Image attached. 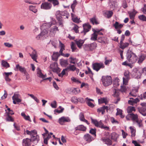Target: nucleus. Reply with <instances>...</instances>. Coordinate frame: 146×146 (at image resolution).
<instances>
[{"label": "nucleus", "mask_w": 146, "mask_h": 146, "mask_svg": "<svg viewBox=\"0 0 146 146\" xmlns=\"http://www.w3.org/2000/svg\"><path fill=\"white\" fill-rule=\"evenodd\" d=\"M127 58L130 64L135 63L137 61L138 59V57L135 54L131 51L127 52Z\"/></svg>", "instance_id": "nucleus-1"}, {"label": "nucleus", "mask_w": 146, "mask_h": 146, "mask_svg": "<svg viewBox=\"0 0 146 146\" xmlns=\"http://www.w3.org/2000/svg\"><path fill=\"white\" fill-rule=\"evenodd\" d=\"M129 116L134 124H137V125L140 127H142V121L139 119L138 116L137 114L131 113L129 114Z\"/></svg>", "instance_id": "nucleus-2"}, {"label": "nucleus", "mask_w": 146, "mask_h": 146, "mask_svg": "<svg viewBox=\"0 0 146 146\" xmlns=\"http://www.w3.org/2000/svg\"><path fill=\"white\" fill-rule=\"evenodd\" d=\"M101 80L103 85L105 86L110 85L112 83V79L110 76H103Z\"/></svg>", "instance_id": "nucleus-3"}, {"label": "nucleus", "mask_w": 146, "mask_h": 146, "mask_svg": "<svg viewBox=\"0 0 146 146\" xmlns=\"http://www.w3.org/2000/svg\"><path fill=\"white\" fill-rule=\"evenodd\" d=\"M52 25V23H49L48 24H43L41 27V29L44 30L41 32L42 36H47L48 35V28H50L51 27Z\"/></svg>", "instance_id": "nucleus-4"}, {"label": "nucleus", "mask_w": 146, "mask_h": 146, "mask_svg": "<svg viewBox=\"0 0 146 146\" xmlns=\"http://www.w3.org/2000/svg\"><path fill=\"white\" fill-rule=\"evenodd\" d=\"M91 119L92 121V122L97 127H99L103 129H109V127L107 126L104 127L103 126V124L102 122L101 121H98L96 119H94L91 117Z\"/></svg>", "instance_id": "nucleus-5"}, {"label": "nucleus", "mask_w": 146, "mask_h": 146, "mask_svg": "<svg viewBox=\"0 0 146 146\" xmlns=\"http://www.w3.org/2000/svg\"><path fill=\"white\" fill-rule=\"evenodd\" d=\"M93 69L97 72H98L100 69L103 68L105 66L102 62L95 63L92 65Z\"/></svg>", "instance_id": "nucleus-6"}, {"label": "nucleus", "mask_w": 146, "mask_h": 146, "mask_svg": "<svg viewBox=\"0 0 146 146\" xmlns=\"http://www.w3.org/2000/svg\"><path fill=\"white\" fill-rule=\"evenodd\" d=\"M20 95L18 93H14L12 97V99L13 100V102L14 104H16L17 102V103L21 102L22 100L20 99Z\"/></svg>", "instance_id": "nucleus-7"}, {"label": "nucleus", "mask_w": 146, "mask_h": 146, "mask_svg": "<svg viewBox=\"0 0 146 146\" xmlns=\"http://www.w3.org/2000/svg\"><path fill=\"white\" fill-rule=\"evenodd\" d=\"M48 35L51 37L54 36L56 31H58V28L56 26H54L49 30H48Z\"/></svg>", "instance_id": "nucleus-8"}, {"label": "nucleus", "mask_w": 146, "mask_h": 146, "mask_svg": "<svg viewBox=\"0 0 146 146\" xmlns=\"http://www.w3.org/2000/svg\"><path fill=\"white\" fill-rule=\"evenodd\" d=\"M52 7V4L47 2L42 3L41 5L40 8L43 9L48 10L50 9Z\"/></svg>", "instance_id": "nucleus-9"}, {"label": "nucleus", "mask_w": 146, "mask_h": 146, "mask_svg": "<svg viewBox=\"0 0 146 146\" xmlns=\"http://www.w3.org/2000/svg\"><path fill=\"white\" fill-rule=\"evenodd\" d=\"M83 139L87 143H90L94 139V138L89 133L85 134L83 136Z\"/></svg>", "instance_id": "nucleus-10"}, {"label": "nucleus", "mask_w": 146, "mask_h": 146, "mask_svg": "<svg viewBox=\"0 0 146 146\" xmlns=\"http://www.w3.org/2000/svg\"><path fill=\"white\" fill-rule=\"evenodd\" d=\"M70 121V119L68 117H62L58 119V122L61 125H64V123L69 122Z\"/></svg>", "instance_id": "nucleus-11"}, {"label": "nucleus", "mask_w": 146, "mask_h": 146, "mask_svg": "<svg viewBox=\"0 0 146 146\" xmlns=\"http://www.w3.org/2000/svg\"><path fill=\"white\" fill-rule=\"evenodd\" d=\"M37 73L38 75V76L40 78H42L44 80H48L50 81H51L52 78L51 77H49L46 78H44L46 77V75H44L41 72V70L39 68H38L37 69Z\"/></svg>", "instance_id": "nucleus-12"}, {"label": "nucleus", "mask_w": 146, "mask_h": 146, "mask_svg": "<svg viewBox=\"0 0 146 146\" xmlns=\"http://www.w3.org/2000/svg\"><path fill=\"white\" fill-rule=\"evenodd\" d=\"M39 136L37 135V132L36 135H33L31 136V139H30L31 142H35V143H37L39 140Z\"/></svg>", "instance_id": "nucleus-13"}, {"label": "nucleus", "mask_w": 146, "mask_h": 146, "mask_svg": "<svg viewBox=\"0 0 146 146\" xmlns=\"http://www.w3.org/2000/svg\"><path fill=\"white\" fill-rule=\"evenodd\" d=\"M84 29L83 32L85 35L86 33L89 31L91 28V26L88 23L84 24L83 25Z\"/></svg>", "instance_id": "nucleus-14"}, {"label": "nucleus", "mask_w": 146, "mask_h": 146, "mask_svg": "<svg viewBox=\"0 0 146 146\" xmlns=\"http://www.w3.org/2000/svg\"><path fill=\"white\" fill-rule=\"evenodd\" d=\"M74 41L77 46L79 48H81L82 46L84 43V40L81 39H76Z\"/></svg>", "instance_id": "nucleus-15"}, {"label": "nucleus", "mask_w": 146, "mask_h": 146, "mask_svg": "<svg viewBox=\"0 0 146 146\" xmlns=\"http://www.w3.org/2000/svg\"><path fill=\"white\" fill-rule=\"evenodd\" d=\"M138 60L137 63L140 64L142 63L143 61L146 59V55L144 54H141L139 55L138 58Z\"/></svg>", "instance_id": "nucleus-16"}, {"label": "nucleus", "mask_w": 146, "mask_h": 146, "mask_svg": "<svg viewBox=\"0 0 146 146\" xmlns=\"http://www.w3.org/2000/svg\"><path fill=\"white\" fill-rule=\"evenodd\" d=\"M50 68L54 72H56L58 70L57 64L56 63H53L50 65Z\"/></svg>", "instance_id": "nucleus-17"}, {"label": "nucleus", "mask_w": 146, "mask_h": 146, "mask_svg": "<svg viewBox=\"0 0 146 146\" xmlns=\"http://www.w3.org/2000/svg\"><path fill=\"white\" fill-rule=\"evenodd\" d=\"M30 55L34 61L36 62H38L36 60V58L37 57L36 52L35 50H33L31 54H30Z\"/></svg>", "instance_id": "nucleus-18"}, {"label": "nucleus", "mask_w": 146, "mask_h": 146, "mask_svg": "<svg viewBox=\"0 0 146 146\" xmlns=\"http://www.w3.org/2000/svg\"><path fill=\"white\" fill-rule=\"evenodd\" d=\"M137 12L134 9H133L132 12H128L130 18L131 19H134L135 15Z\"/></svg>", "instance_id": "nucleus-19"}, {"label": "nucleus", "mask_w": 146, "mask_h": 146, "mask_svg": "<svg viewBox=\"0 0 146 146\" xmlns=\"http://www.w3.org/2000/svg\"><path fill=\"white\" fill-rule=\"evenodd\" d=\"M123 26V25L120 24L118 22L116 21L115 23L113 24V26L116 29H120Z\"/></svg>", "instance_id": "nucleus-20"}, {"label": "nucleus", "mask_w": 146, "mask_h": 146, "mask_svg": "<svg viewBox=\"0 0 146 146\" xmlns=\"http://www.w3.org/2000/svg\"><path fill=\"white\" fill-rule=\"evenodd\" d=\"M16 68L17 69L19 70L21 72L24 73H26L27 71L25 68L22 67L19 65V64H18L16 65Z\"/></svg>", "instance_id": "nucleus-21"}, {"label": "nucleus", "mask_w": 146, "mask_h": 146, "mask_svg": "<svg viewBox=\"0 0 146 146\" xmlns=\"http://www.w3.org/2000/svg\"><path fill=\"white\" fill-rule=\"evenodd\" d=\"M75 129L76 130L85 131L86 130V128L83 125H79L77 127H75Z\"/></svg>", "instance_id": "nucleus-22"}, {"label": "nucleus", "mask_w": 146, "mask_h": 146, "mask_svg": "<svg viewBox=\"0 0 146 146\" xmlns=\"http://www.w3.org/2000/svg\"><path fill=\"white\" fill-rule=\"evenodd\" d=\"M59 45L61 48L59 51V54L60 55L63 54V51L65 50V46L64 44H62L60 41H59Z\"/></svg>", "instance_id": "nucleus-23"}, {"label": "nucleus", "mask_w": 146, "mask_h": 146, "mask_svg": "<svg viewBox=\"0 0 146 146\" xmlns=\"http://www.w3.org/2000/svg\"><path fill=\"white\" fill-rule=\"evenodd\" d=\"M139 112L143 116L146 115V108L144 107L138 108Z\"/></svg>", "instance_id": "nucleus-24"}, {"label": "nucleus", "mask_w": 146, "mask_h": 146, "mask_svg": "<svg viewBox=\"0 0 146 146\" xmlns=\"http://www.w3.org/2000/svg\"><path fill=\"white\" fill-rule=\"evenodd\" d=\"M60 63L62 66L65 67L68 64V60L64 59H60Z\"/></svg>", "instance_id": "nucleus-25"}, {"label": "nucleus", "mask_w": 146, "mask_h": 146, "mask_svg": "<svg viewBox=\"0 0 146 146\" xmlns=\"http://www.w3.org/2000/svg\"><path fill=\"white\" fill-rule=\"evenodd\" d=\"M71 15L73 22L75 23H79L81 22V21L80 20V18L79 19L77 17H76L72 13Z\"/></svg>", "instance_id": "nucleus-26"}, {"label": "nucleus", "mask_w": 146, "mask_h": 146, "mask_svg": "<svg viewBox=\"0 0 146 146\" xmlns=\"http://www.w3.org/2000/svg\"><path fill=\"white\" fill-rule=\"evenodd\" d=\"M60 55L58 52H54L52 56V60L54 61H56Z\"/></svg>", "instance_id": "nucleus-27"}, {"label": "nucleus", "mask_w": 146, "mask_h": 146, "mask_svg": "<svg viewBox=\"0 0 146 146\" xmlns=\"http://www.w3.org/2000/svg\"><path fill=\"white\" fill-rule=\"evenodd\" d=\"M23 143H24L25 146H30L31 145V142L30 139L27 138L23 140Z\"/></svg>", "instance_id": "nucleus-28"}, {"label": "nucleus", "mask_w": 146, "mask_h": 146, "mask_svg": "<svg viewBox=\"0 0 146 146\" xmlns=\"http://www.w3.org/2000/svg\"><path fill=\"white\" fill-rule=\"evenodd\" d=\"M67 69H69L72 71H74L76 70L77 71L78 70V69L74 65L70 64L67 67Z\"/></svg>", "instance_id": "nucleus-29"}, {"label": "nucleus", "mask_w": 146, "mask_h": 146, "mask_svg": "<svg viewBox=\"0 0 146 146\" xmlns=\"http://www.w3.org/2000/svg\"><path fill=\"white\" fill-rule=\"evenodd\" d=\"M111 139L115 141H116L118 137V135L115 132L112 133L111 134Z\"/></svg>", "instance_id": "nucleus-30"}, {"label": "nucleus", "mask_w": 146, "mask_h": 146, "mask_svg": "<svg viewBox=\"0 0 146 146\" xmlns=\"http://www.w3.org/2000/svg\"><path fill=\"white\" fill-rule=\"evenodd\" d=\"M109 5L111 8L112 9H114L116 6V2L113 0H110Z\"/></svg>", "instance_id": "nucleus-31"}, {"label": "nucleus", "mask_w": 146, "mask_h": 146, "mask_svg": "<svg viewBox=\"0 0 146 146\" xmlns=\"http://www.w3.org/2000/svg\"><path fill=\"white\" fill-rule=\"evenodd\" d=\"M103 142H105V143L108 145H111L112 144L111 140L108 138H104L102 139Z\"/></svg>", "instance_id": "nucleus-32"}, {"label": "nucleus", "mask_w": 146, "mask_h": 146, "mask_svg": "<svg viewBox=\"0 0 146 146\" xmlns=\"http://www.w3.org/2000/svg\"><path fill=\"white\" fill-rule=\"evenodd\" d=\"M90 51H92L97 47V44L96 43L94 42L89 44Z\"/></svg>", "instance_id": "nucleus-33"}, {"label": "nucleus", "mask_w": 146, "mask_h": 146, "mask_svg": "<svg viewBox=\"0 0 146 146\" xmlns=\"http://www.w3.org/2000/svg\"><path fill=\"white\" fill-rule=\"evenodd\" d=\"M93 31L94 33L91 35V40L94 41H95L97 39V34L95 33L94 30H93Z\"/></svg>", "instance_id": "nucleus-34"}, {"label": "nucleus", "mask_w": 146, "mask_h": 146, "mask_svg": "<svg viewBox=\"0 0 146 146\" xmlns=\"http://www.w3.org/2000/svg\"><path fill=\"white\" fill-rule=\"evenodd\" d=\"M36 131L35 130H33L31 131H29L28 130H26V132L27 134L31 135L32 136L33 135H36Z\"/></svg>", "instance_id": "nucleus-35"}, {"label": "nucleus", "mask_w": 146, "mask_h": 146, "mask_svg": "<svg viewBox=\"0 0 146 146\" xmlns=\"http://www.w3.org/2000/svg\"><path fill=\"white\" fill-rule=\"evenodd\" d=\"M127 110V112L128 113H131L133 111H135V107L131 106L128 107Z\"/></svg>", "instance_id": "nucleus-36"}, {"label": "nucleus", "mask_w": 146, "mask_h": 146, "mask_svg": "<svg viewBox=\"0 0 146 146\" xmlns=\"http://www.w3.org/2000/svg\"><path fill=\"white\" fill-rule=\"evenodd\" d=\"M120 94V92L118 90H115L113 91V96L117 98L119 97V95Z\"/></svg>", "instance_id": "nucleus-37"}, {"label": "nucleus", "mask_w": 146, "mask_h": 146, "mask_svg": "<svg viewBox=\"0 0 146 146\" xmlns=\"http://www.w3.org/2000/svg\"><path fill=\"white\" fill-rule=\"evenodd\" d=\"M29 9L35 13H36L37 11V9L36 7L33 5H30L29 7Z\"/></svg>", "instance_id": "nucleus-38"}, {"label": "nucleus", "mask_w": 146, "mask_h": 146, "mask_svg": "<svg viewBox=\"0 0 146 146\" xmlns=\"http://www.w3.org/2000/svg\"><path fill=\"white\" fill-rule=\"evenodd\" d=\"M48 1L52 3L54 6L58 5L59 4L58 1L57 0H48Z\"/></svg>", "instance_id": "nucleus-39"}, {"label": "nucleus", "mask_w": 146, "mask_h": 146, "mask_svg": "<svg viewBox=\"0 0 146 146\" xmlns=\"http://www.w3.org/2000/svg\"><path fill=\"white\" fill-rule=\"evenodd\" d=\"M90 22L93 24H95L97 25L99 24V23L97 21L95 17H94L90 19Z\"/></svg>", "instance_id": "nucleus-40"}, {"label": "nucleus", "mask_w": 146, "mask_h": 146, "mask_svg": "<svg viewBox=\"0 0 146 146\" xmlns=\"http://www.w3.org/2000/svg\"><path fill=\"white\" fill-rule=\"evenodd\" d=\"M77 2L76 0H74L73 2V3L71 5V8L72 9V11L73 12L74 10L76 5L77 4Z\"/></svg>", "instance_id": "nucleus-41"}, {"label": "nucleus", "mask_w": 146, "mask_h": 146, "mask_svg": "<svg viewBox=\"0 0 146 146\" xmlns=\"http://www.w3.org/2000/svg\"><path fill=\"white\" fill-rule=\"evenodd\" d=\"M99 102L100 103H105L106 104L107 102V100L106 98H102L98 99Z\"/></svg>", "instance_id": "nucleus-42"}, {"label": "nucleus", "mask_w": 146, "mask_h": 146, "mask_svg": "<svg viewBox=\"0 0 146 146\" xmlns=\"http://www.w3.org/2000/svg\"><path fill=\"white\" fill-rule=\"evenodd\" d=\"M129 129H130L131 132V136L132 137H134L135 135V130L131 126L129 127Z\"/></svg>", "instance_id": "nucleus-43"}, {"label": "nucleus", "mask_w": 146, "mask_h": 146, "mask_svg": "<svg viewBox=\"0 0 146 146\" xmlns=\"http://www.w3.org/2000/svg\"><path fill=\"white\" fill-rule=\"evenodd\" d=\"M103 30V29H96V30H94L95 33L97 34V35H103V34L102 32H101V31H102Z\"/></svg>", "instance_id": "nucleus-44"}, {"label": "nucleus", "mask_w": 146, "mask_h": 146, "mask_svg": "<svg viewBox=\"0 0 146 146\" xmlns=\"http://www.w3.org/2000/svg\"><path fill=\"white\" fill-rule=\"evenodd\" d=\"M2 64L3 66L6 68H9L10 66L9 64L7 62L4 60H2Z\"/></svg>", "instance_id": "nucleus-45"}, {"label": "nucleus", "mask_w": 146, "mask_h": 146, "mask_svg": "<svg viewBox=\"0 0 146 146\" xmlns=\"http://www.w3.org/2000/svg\"><path fill=\"white\" fill-rule=\"evenodd\" d=\"M83 47L85 50L90 51L89 44H85L83 45Z\"/></svg>", "instance_id": "nucleus-46"}, {"label": "nucleus", "mask_w": 146, "mask_h": 146, "mask_svg": "<svg viewBox=\"0 0 146 146\" xmlns=\"http://www.w3.org/2000/svg\"><path fill=\"white\" fill-rule=\"evenodd\" d=\"M124 75L125 76L124 78L130 79L129 72L128 71H126L124 73Z\"/></svg>", "instance_id": "nucleus-47"}, {"label": "nucleus", "mask_w": 146, "mask_h": 146, "mask_svg": "<svg viewBox=\"0 0 146 146\" xmlns=\"http://www.w3.org/2000/svg\"><path fill=\"white\" fill-rule=\"evenodd\" d=\"M71 47L72 49V52H74L76 49V47L75 44L73 42H72L71 45Z\"/></svg>", "instance_id": "nucleus-48"}, {"label": "nucleus", "mask_w": 146, "mask_h": 146, "mask_svg": "<svg viewBox=\"0 0 146 146\" xmlns=\"http://www.w3.org/2000/svg\"><path fill=\"white\" fill-rule=\"evenodd\" d=\"M129 45V43L128 42L124 43L121 44L120 46V48L122 49L127 47Z\"/></svg>", "instance_id": "nucleus-49"}, {"label": "nucleus", "mask_w": 146, "mask_h": 146, "mask_svg": "<svg viewBox=\"0 0 146 146\" xmlns=\"http://www.w3.org/2000/svg\"><path fill=\"white\" fill-rule=\"evenodd\" d=\"M97 112L99 113L102 112V114H104L105 112V111L104 110L103 106L98 108L97 109Z\"/></svg>", "instance_id": "nucleus-50"}, {"label": "nucleus", "mask_w": 146, "mask_h": 146, "mask_svg": "<svg viewBox=\"0 0 146 146\" xmlns=\"http://www.w3.org/2000/svg\"><path fill=\"white\" fill-rule=\"evenodd\" d=\"M141 20L146 21V16L144 15H141L138 17Z\"/></svg>", "instance_id": "nucleus-51"}, {"label": "nucleus", "mask_w": 146, "mask_h": 146, "mask_svg": "<svg viewBox=\"0 0 146 146\" xmlns=\"http://www.w3.org/2000/svg\"><path fill=\"white\" fill-rule=\"evenodd\" d=\"M72 92L74 94H76L80 92V90L78 88H74L72 90Z\"/></svg>", "instance_id": "nucleus-52"}, {"label": "nucleus", "mask_w": 146, "mask_h": 146, "mask_svg": "<svg viewBox=\"0 0 146 146\" xmlns=\"http://www.w3.org/2000/svg\"><path fill=\"white\" fill-rule=\"evenodd\" d=\"M79 117L80 120L81 121H82L84 120L85 119L84 118V114L83 113L81 112L79 115Z\"/></svg>", "instance_id": "nucleus-53"}, {"label": "nucleus", "mask_w": 146, "mask_h": 146, "mask_svg": "<svg viewBox=\"0 0 146 146\" xmlns=\"http://www.w3.org/2000/svg\"><path fill=\"white\" fill-rule=\"evenodd\" d=\"M72 102L74 103H77L78 102V99L76 97H72L71 98Z\"/></svg>", "instance_id": "nucleus-54"}, {"label": "nucleus", "mask_w": 146, "mask_h": 146, "mask_svg": "<svg viewBox=\"0 0 146 146\" xmlns=\"http://www.w3.org/2000/svg\"><path fill=\"white\" fill-rule=\"evenodd\" d=\"M130 100L128 101V103L130 105H133L135 104L133 98H130Z\"/></svg>", "instance_id": "nucleus-55"}, {"label": "nucleus", "mask_w": 146, "mask_h": 146, "mask_svg": "<svg viewBox=\"0 0 146 146\" xmlns=\"http://www.w3.org/2000/svg\"><path fill=\"white\" fill-rule=\"evenodd\" d=\"M96 130L95 129H91L90 130L89 133L92 135H94L96 137Z\"/></svg>", "instance_id": "nucleus-56"}, {"label": "nucleus", "mask_w": 146, "mask_h": 146, "mask_svg": "<svg viewBox=\"0 0 146 146\" xmlns=\"http://www.w3.org/2000/svg\"><path fill=\"white\" fill-rule=\"evenodd\" d=\"M52 45L54 46L55 48H56L57 43V41L56 40H54L50 41Z\"/></svg>", "instance_id": "nucleus-57"}, {"label": "nucleus", "mask_w": 146, "mask_h": 146, "mask_svg": "<svg viewBox=\"0 0 146 146\" xmlns=\"http://www.w3.org/2000/svg\"><path fill=\"white\" fill-rule=\"evenodd\" d=\"M6 120L7 121H13L14 119L12 117L9 115H8L7 117L6 118Z\"/></svg>", "instance_id": "nucleus-58"}, {"label": "nucleus", "mask_w": 146, "mask_h": 146, "mask_svg": "<svg viewBox=\"0 0 146 146\" xmlns=\"http://www.w3.org/2000/svg\"><path fill=\"white\" fill-rule=\"evenodd\" d=\"M98 41L101 43L104 42L105 43L104 41V37H100L98 38Z\"/></svg>", "instance_id": "nucleus-59"}, {"label": "nucleus", "mask_w": 146, "mask_h": 146, "mask_svg": "<svg viewBox=\"0 0 146 146\" xmlns=\"http://www.w3.org/2000/svg\"><path fill=\"white\" fill-rule=\"evenodd\" d=\"M56 13H58V14L56 15V18L58 21H59L62 20V17L60 14H59V11H57Z\"/></svg>", "instance_id": "nucleus-60"}, {"label": "nucleus", "mask_w": 146, "mask_h": 146, "mask_svg": "<svg viewBox=\"0 0 146 146\" xmlns=\"http://www.w3.org/2000/svg\"><path fill=\"white\" fill-rule=\"evenodd\" d=\"M79 27L76 25H74V27L72 29L74 30L76 33H77L79 31L78 30Z\"/></svg>", "instance_id": "nucleus-61"}, {"label": "nucleus", "mask_w": 146, "mask_h": 146, "mask_svg": "<svg viewBox=\"0 0 146 146\" xmlns=\"http://www.w3.org/2000/svg\"><path fill=\"white\" fill-rule=\"evenodd\" d=\"M123 85H127V83H128V81L129 79L124 78V77H123Z\"/></svg>", "instance_id": "nucleus-62"}, {"label": "nucleus", "mask_w": 146, "mask_h": 146, "mask_svg": "<svg viewBox=\"0 0 146 146\" xmlns=\"http://www.w3.org/2000/svg\"><path fill=\"white\" fill-rule=\"evenodd\" d=\"M51 106L52 108H56L57 106L56 101H54L51 104Z\"/></svg>", "instance_id": "nucleus-63"}, {"label": "nucleus", "mask_w": 146, "mask_h": 146, "mask_svg": "<svg viewBox=\"0 0 146 146\" xmlns=\"http://www.w3.org/2000/svg\"><path fill=\"white\" fill-rule=\"evenodd\" d=\"M113 15V12L111 11H109L107 13V17L110 18Z\"/></svg>", "instance_id": "nucleus-64"}]
</instances>
